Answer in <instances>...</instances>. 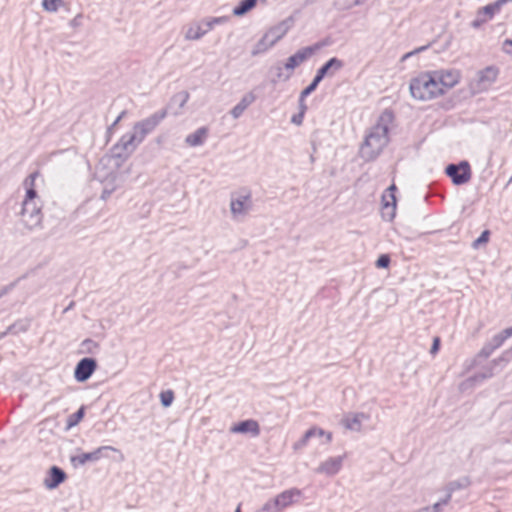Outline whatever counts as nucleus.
Masks as SVG:
<instances>
[{
	"label": "nucleus",
	"mask_w": 512,
	"mask_h": 512,
	"mask_svg": "<svg viewBox=\"0 0 512 512\" xmlns=\"http://www.w3.org/2000/svg\"><path fill=\"white\" fill-rule=\"evenodd\" d=\"M344 456L330 457L322 462L317 468L316 473L325 474L327 476H334L337 474L343 465Z\"/></svg>",
	"instance_id": "13"
},
{
	"label": "nucleus",
	"mask_w": 512,
	"mask_h": 512,
	"mask_svg": "<svg viewBox=\"0 0 512 512\" xmlns=\"http://www.w3.org/2000/svg\"><path fill=\"white\" fill-rule=\"evenodd\" d=\"M497 74V69L494 67H487L479 72V82L484 85H489L496 80Z\"/></svg>",
	"instance_id": "26"
},
{
	"label": "nucleus",
	"mask_w": 512,
	"mask_h": 512,
	"mask_svg": "<svg viewBox=\"0 0 512 512\" xmlns=\"http://www.w3.org/2000/svg\"><path fill=\"white\" fill-rule=\"evenodd\" d=\"M292 23L293 20L291 18L282 21L281 23L271 28L266 33V39H270L271 43L275 45L280 39H282L286 35V33L291 28Z\"/></svg>",
	"instance_id": "16"
},
{
	"label": "nucleus",
	"mask_w": 512,
	"mask_h": 512,
	"mask_svg": "<svg viewBox=\"0 0 512 512\" xmlns=\"http://www.w3.org/2000/svg\"><path fill=\"white\" fill-rule=\"evenodd\" d=\"M111 450L117 452L118 450L112 446H101L95 449L92 452L81 453L79 455H74L70 457L71 464L77 468L78 466H83L87 462H97L100 460L104 454V451Z\"/></svg>",
	"instance_id": "7"
},
{
	"label": "nucleus",
	"mask_w": 512,
	"mask_h": 512,
	"mask_svg": "<svg viewBox=\"0 0 512 512\" xmlns=\"http://www.w3.org/2000/svg\"><path fill=\"white\" fill-rule=\"evenodd\" d=\"M208 136V129L206 127H200L195 132L189 134L185 142L191 147L201 146Z\"/></svg>",
	"instance_id": "23"
},
{
	"label": "nucleus",
	"mask_w": 512,
	"mask_h": 512,
	"mask_svg": "<svg viewBox=\"0 0 512 512\" xmlns=\"http://www.w3.org/2000/svg\"><path fill=\"white\" fill-rule=\"evenodd\" d=\"M369 416L365 413L349 414L343 419V425L352 431H360L362 427V421L368 420Z\"/></svg>",
	"instance_id": "21"
},
{
	"label": "nucleus",
	"mask_w": 512,
	"mask_h": 512,
	"mask_svg": "<svg viewBox=\"0 0 512 512\" xmlns=\"http://www.w3.org/2000/svg\"><path fill=\"white\" fill-rule=\"evenodd\" d=\"M490 343V345L496 350L498 349L500 346L503 345V343L505 342V339L503 338V336L501 335V333H498L496 335H494L492 337L491 340L488 341Z\"/></svg>",
	"instance_id": "40"
},
{
	"label": "nucleus",
	"mask_w": 512,
	"mask_h": 512,
	"mask_svg": "<svg viewBox=\"0 0 512 512\" xmlns=\"http://www.w3.org/2000/svg\"><path fill=\"white\" fill-rule=\"evenodd\" d=\"M409 89L411 96L420 101L431 100L444 94L441 84L437 82V77L433 73H423L413 78Z\"/></svg>",
	"instance_id": "3"
},
{
	"label": "nucleus",
	"mask_w": 512,
	"mask_h": 512,
	"mask_svg": "<svg viewBox=\"0 0 512 512\" xmlns=\"http://www.w3.org/2000/svg\"><path fill=\"white\" fill-rule=\"evenodd\" d=\"M29 323L24 320H19L12 325L8 326V332L11 334H19L28 330Z\"/></svg>",
	"instance_id": "31"
},
{
	"label": "nucleus",
	"mask_w": 512,
	"mask_h": 512,
	"mask_svg": "<svg viewBox=\"0 0 512 512\" xmlns=\"http://www.w3.org/2000/svg\"><path fill=\"white\" fill-rule=\"evenodd\" d=\"M73 304H74V303H73V302H71V303H70V305L65 309V311H67V310L71 309V308H72V306H73Z\"/></svg>",
	"instance_id": "57"
},
{
	"label": "nucleus",
	"mask_w": 512,
	"mask_h": 512,
	"mask_svg": "<svg viewBox=\"0 0 512 512\" xmlns=\"http://www.w3.org/2000/svg\"><path fill=\"white\" fill-rule=\"evenodd\" d=\"M138 146L135 143V137L129 133L124 134L120 140L112 147V153L117 158H127Z\"/></svg>",
	"instance_id": "8"
},
{
	"label": "nucleus",
	"mask_w": 512,
	"mask_h": 512,
	"mask_svg": "<svg viewBox=\"0 0 512 512\" xmlns=\"http://www.w3.org/2000/svg\"><path fill=\"white\" fill-rule=\"evenodd\" d=\"M490 237V231L484 230L481 235L475 239L472 243V248L478 249L481 245L488 243Z\"/></svg>",
	"instance_id": "36"
},
{
	"label": "nucleus",
	"mask_w": 512,
	"mask_h": 512,
	"mask_svg": "<svg viewBox=\"0 0 512 512\" xmlns=\"http://www.w3.org/2000/svg\"><path fill=\"white\" fill-rule=\"evenodd\" d=\"M82 345H83V346H87V347H88V352H90V353L92 352V350H91L92 346H93L94 348H97V347H98V344H97L96 342H94L93 340H91V339H86V340H84V341H83V343H82Z\"/></svg>",
	"instance_id": "48"
},
{
	"label": "nucleus",
	"mask_w": 512,
	"mask_h": 512,
	"mask_svg": "<svg viewBox=\"0 0 512 512\" xmlns=\"http://www.w3.org/2000/svg\"><path fill=\"white\" fill-rule=\"evenodd\" d=\"M439 348H440V338L439 337H435L433 339V343H432V346H431V349H430V353L431 354H436L438 351H439Z\"/></svg>",
	"instance_id": "45"
},
{
	"label": "nucleus",
	"mask_w": 512,
	"mask_h": 512,
	"mask_svg": "<svg viewBox=\"0 0 512 512\" xmlns=\"http://www.w3.org/2000/svg\"><path fill=\"white\" fill-rule=\"evenodd\" d=\"M126 114V111H122L120 113V115L115 119V121L110 125V127L108 128V130H112L116 127V125L121 121V119L125 116Z\"/></svg>",
	"instance_id": "49"
},
{
	"label": "nucleus",
	"mask_w": 512,
	"mask_h": 512,
	"mask_svg": "<svg viewBox=\"0 0 512 512\" xmlns=\"http://www.w3.org/2000/svg\"><path fill=\"white\" fill-rule=\"evenodd\" d=\"M437 77V82L441 84V90L452 88L459 81V74L455 71L433 72Z\"/></svg>",
	"instance_id": "18"
},
{
	"label": "nucleus",
	"mask_w": 512,
	"mask_h": 512,
	"mask_svg": "<svg viewBox=\"0 0 512 512\" xmlns=\"http://www.w3.org/2000/svg\"><path fill=\"white\" fill-rule=\"evenodd\" d=\"M502 49L506 54L512 55V40L506 39L503 42Z\"/></svg>",
	"instance_id": "43"
},
{
	"label": "nucleus",
	"mask_w": 512,
	"mask_h": 512,
	"mask_svg": "<svg viewBox=\"0 0 512 512\" xmlns=\"http://www.w3.org/2000/svg\"><path fill=\"white\" fill-rule=\"evenodd\" d=\"M131 136L135 137V143L138 146L142 141L145 139V137L148 135L142 131V129H134L132 132H128Z\"/></svg>",
	"instance_id": "39"
},
{
	"label": "nucleus",
	"mask_w": 512,
	"mask_h": 512,
	"mask_svg": "<svg viewBox=\"0 0 512 512\" xmlns=\"http://www.w3.org/2000/svg\"><path fill=\"white\" fill-rule=\"evenodd\" d=\"M189 93L187 91H181L177 94H175L173 97H172V102L174 103H178L179 105V108H183L184 105L187 103V101L189 100Z\"/></svg>",
	"instance_id": "33"
},
{
	"label": "nucleus",
	"mask_w": 512,
	"mask_h": 512,
	"mask_svg": "<svg viewBox=\"0 0 512 512\" xmlns=\"http://www.w3.org/2000/svg\"><path fill=\"white\" fill-rule=\"evenodd\" d=\"M304 115L305 114L300 113V112L295 114V115H293L292 118H291V122L293 124H295V125H298V126L301 125L302 122H303V119H304Z\"/></svg>",
	"instance_id": "44"
},
{
	"label": "nucleus",
	"mask_w": 512,
	"mask_h": 512,
	"mask_svg": "<svg viewBox=\"0 0 512 512\" xmlns=\"http://www.w3.org/2000/svg\"><path fill=\"white\" fill-rule=\"evenodd\" d=\"M235 512H241L240 510V506L237 507V509L235 510Z\"/></svg>",
	"instance_id": "60"
},
{
	"label": "nucleus",
	"mask_w": 512,
	"mask_h": 512,
	"mask_svg": "<svg viewBox=\"0 0 512 512\" xmlns=\"http://www.w3.org/2000/svg\"><path fill=\"white\" fill-rule=\"evenodd\" d=\"M344 66L342 60L337 57L330 58L327 62H325L316 72L312 82L302 90V96H309L312 92H314L319 83L327 76L332 77L334 74L341 70Z\"/></svg>",
	"instance_id": "4"
},
{
	"label": "nucleus",
	"mask_w": 512,
	"mask_h": 512,
	"mask_svg": "<svg viewBox=\"0 0 512 512\" xmlns=\"http://www.w3.org/2000/svg\"><path fill=\"white\" fill-rule=\"evenodd\" d=\"M318 48L319 46L315 45L307 46L298 50L295 54L291 55L287 59L284 65L285 69L293 71L296 67L305 62L307 59H309Z\"/></svg>",
	"instance_id": "10"
},
{
	"label": "nucleus",
	"mask_w": 512,
	"mask_h": 512,
	"mask_svg": "<svg viewBox=\"0 0 512 512\" xmlns=\"http://www.w3.org/2000/svg\"><path fill=\"white\" fill-rule=\"evenodd\" d=\"M229 20V17H212L204 19V25L207 26L208 29H213L215 25L225 24Z\"/></svg>",
	"instance_id": "32"
},
{
	"label": "nucleus",
	"mask_w": 512,
	"mask_h": 512,
	"mask_svg": "<svg viewBox=\"0 0 512 512\" xmlns=\"http://www.w3.org/2000/svg\"><path fill=\"white\" fill-rule=\"evenodd\" d=\"M306 97L307 96H302V92L300 93L299 101H298L299 102V112L303 113V114H305L306 111H307V105L305 103V98Z\"/></svg>",
	"instance_id": "42"
},
{
	"label": "nucleus",
	"mask_w": 512,
	"mask_h": 512,
	"mask_svg": "<svg viewBox=\"0 0 512 512\" xmlns=\"http://www.w3.org/2000/svg\"><path fill=\"white\" fill-rule=\"evenodd\" d=\"M471 485V480L468 476H463L457 480L450 481L444 487L445 492L454 493L457 490L466 489Z\"/></svg>",
	"instance_id": "24"
},
{
	"label": "nucleus",
	"mask_w": 512,
	"mask_h": 512,
	"mask_svg": "<svg viewBox=\"0 0 512 512\" xmlns=\"http://www.w3.org/2000/svg\"><path fill=\"white\" fill-rule=\"evenodd\" d=\"M231 433L239 434H251L253 437H257L260 434V426L256 420L247 419L238 422L230 427Z\"/></svg>",
	"instance_id": "14"
},
{
	"label": "nucleus",
	"mask_w": 512,
	"mask_h": 512,
	"mask_svg": "<svg viewBox=\"0 0 512 512\" xmlns=\"http://www.w3.org/2000/svg\"><path fill=\"white\" fill-rule=\"evenodd\" d=\"M61 4L62 0H42L44 10L48 12H56Z\"/></svg>",
	"instance_id": "35"
},
{
	"label": "nucleus",
	"mask_w": 512,
	"mask_h": 512,
	"mask_svg": "<svg viewBox=\"0 0 512 512\" xmlns=\"http://www.w3.org/2000/svg\"><path fill=\"white\" fill-rule=\"evenodd\" d=\"M276 70H277V77L281 78L282 77V67L281 66H277Z\"/></svg>",
	"instance_id": "53"
},
{
	"label": "nucleus",
	"mask_w": 512,
	"mask_h": 512,
	"mask_svg": "<svg viewBox=\"0 0 512 512\" xmlns=\"http://www.w3.org/2000/svg\"><path fill=\"white\" fill-rule=\"evenodd\" d=\"M26 278V275H23L19 278H17L15 281L11 282L10 284L2 287L0 289V298H2L3 296L7 295L9 292H11L16 286L17 284L22 280Z\"/></svg>",
	"instance_id": "37"
},
{
	"label": "nucleus",
	"mask_w": 512,
	"mask_h": 512,
	"mask_svg": "<svg viewBox=\"0 0 512 512\" xmlns=\"http://www.w3.org/2000/svg\"><path fill=\"white\" fill-rule=\"evenodd\" d=\"M8 334H11V332H8V328L0 333V340H2L4 337H6Z\"/></svg>",
	"instance_id": "52"
},
{
	"label": "nucleus",
	"mask_w": 512,
	"mask_h": 512,
	"mask_svg": "<svg viewBox=\"0 0 512 512\" xmlns=\"http://www.w3.org/2000/svg\"><path fill=\"white\" fill-rule=\"evenodd\" d=\"M443 506H445V505L441 502V500H439L434 505L428 506V508H429L430 512H441Z\"/></svg>",
	"instance_id": "47"
},
{
	"label": "nucleus",
	"mask_w": 512,
	"mask_h": 512,
	"mask_svg": "<svg viewBox=\"0 0 512 512\" xmlns=\"http://www.w3.org/2000/svg\"><path fill=\"white\" fill-rule=\"evenodd\" d=\"M301 491L297 488L285 490L275 498L267 501L261 508V512H281L295 502V498L301 496Z\"/></svg>",
	"instance_id": "5"
},
{
	"label": "nucleus",
	"mask_w": 512,
	"mask_h": 512,
	"mask_svg": "<svg viewBox=\"0 0 512 512\" xmlns=\"http://www.w3.org/2000/svg\"><path fill=\"white\" fill-rule=\"evenodd\" d=\"M167 111L166 109L160 110L147 117L144 120H141L134 124V129H142L144 133H151L160 122L166 117Z\"/></svg>",
	"instance_id": "12"
},
{
	"label": "nucleus",
	"mask_w": 512,
	"mask_h": 512,
	"mask_svg": "<svg viewBox=\"0 0 512 512\" xmlns=\"http://www.w3.org/2000/svg\"><path fill=\"white\" fill-rule=\"evenodd\" d=\"M67 476L63 469L58 466H52L47 477L44 479V485L47 489H55L66 480Z\"/></svg>",
	"instance_id": "15"
},
{
	"label": "nucleus",
	"mask_w": 512,
	"mask_h": 512,
	"mask_svg": "<svg viewBox=\"0 0 512 512\" xmlns=\"http://www.w3.org/2000/svg\"><path fill=\"white\" fill-rule=\"evenodd\" d=\"M494 351L495 349L490 345L489 342H487L480 350L479 356L488 358Z\"/></svg>",
	"instance_id": "41"
},
{
	"label": "nucleus",
	"mask_w": 512,
	"mask_h": 512,
	"mask_svg": "<svg viewBox=\"0 0 512 512\" xmlns=\"http://www.w3.org/2000/svg\"><path fill=\"white\" fill-rule=\"evenodd\" d=\"M257 0H241L240 3L234 7L233 15L235 16H243L248 11H250L253 7H255Z\"/></svg>",
	"instance_id": "28"
},
{
	"label": "nucleus",
	"mask_w": 512,
	"mask_h": 512,
	"mask_svg": "<svg viewBox=\"0 0 512 512\" xmlns=\"http://www.w3.org/2000/svg\"><path fill=\"white\" fill-rule=\"evenodd\" d=\"M85 415V407L81 406L75 413L69 415L67 419V427L71 428L73 426H76L84 417Z\"/></svg>",
	"instance_id": "30"
},
{
	"label": "nucleus",
	"mask_w": 512,
	"mask_h": 512,
	"mask_svg": "<svg viewBox=\"0 0 512 512\" xmlns=\"http://www.w3.org/2000/svg\"><path fill=\"white\" fill-rule=\"evenodd\" d=\"M512 183V177L509 179L508 183L506 186L510 185Z\"/></svg>",
	"instance_id": "58"
},
{
	"label": "nucleus",
	"mask_w": 512,
	"mask_h": 512,
	"mask_svg": "<svg viewBox=\"0 0 512 512\" xmlns=\"http://www.w3.org/2000/svg\"><path fill=\"white\" fill-rule=\"evenodd\" d=\"M326 435V442L329 443L332 440V434L330 432H325L323 429L318 427H312L305 432L302 438L294 444V449L299 450L305 447L308 441L315 436L322 437Z\"/></svg>",
	"instance_id": "17"
},
{
	"label": "nucleus",
	"mask_w": 512,
	"mask_h": 512,
	"mask_svg": "<svg viewBox=\"0 0 512 512\" xmlns=\"http://www.w3.org/2000/svg\"><path fill=\"white\" fill-rule=\"evenodd\" d=\"M426 48H427V46H422V47H419V48L415 49L414 51H411V52H408V53L404 54L402 56V61H405L406 59H408L409 57H411L412 55H414L416 53L424 51Z\"/></svg>",
	"instance_id": "46"
},
{
	"label": "nucleus",
	"mask_w": 512,
	"mask_h": 512,
	"mask_svg": "<svg viewBox=\"0 0 512 512\" xmlns=\"http://www.w3.org/2000/svg\"><path fill=\"white\" fill-rule=\"evenodd\" d=\"M250 194L240 195L232 198L230 208L233 216L245 215L249 210Z\"/></svg>",
	"instance_id": "19"
},
{
	"label": "nucleus",
	"mask_w": 512,
	"mask_h": 512,
	"mask_svg": "<svg viewBox=\"0 0 512 512\" xmlns=\"http://www.w3.org/2000/svg\"><path fill=\"white\" fill-rule=\"evenodd\" d=\"M501 335L503 336V338L505 339V341L512 336V326L511 327H508L506 329H504L503 331L500 332Z\"/></svg>",
	"instance_id": "50"
},
{
	"label": "nucleus",
	"mask_w": 512,
	"mask_h": 512,
	"mask_svg": "<svg viewBox=\"0 0 512 512\" xmlns=\"http://www.w3.org/2000/svg\"><path fill=\"white\" fill-rule=\"evenodd\" d=\"M415 512H430V510H429L428 506H426V507H423Z\"/></svg>",
	"instance_id": "54"
},
{
	"label": "nucleus",
	"mask_w": 512,
	"mask_h": 512,
	"mask_svg": "<svg viewBox=\"0 0 512 512\" xmlns=\"http://www.w3.org/2000/svg\"><path fill=\"white\" fill-rule=\"evenodd\" d=\"M173 400L174 392L172 390H166L160 393V401L163 407H169Z\"/></svg>",
	"instance_id": "34"
},
{
	"label": "nucleus",
	"mask_w": 512,
	"mask_h": 512,
	"mask_svg": "<svg viewBox=\"0 0 512 512\" xmlns=\"http://www.w3.org/2000/svg\"><path fill=\"white\" fill-rule=\"evenodd\" d=\"M38 175V172H33L24 181L26 196L22 203L21 215L23 223L29 229L39 226L42 221L41 208L35 201L37 192L34 188V182Z\"/></svg>",
	"instance_id": "2"
},
{
	"label": "nucleus",
	"mask_w": 512,
	"mask_h": 512,
	"mask_svg": "<svg viewBox=\"0 0 512 512\" xmlns=\"http://www.w3.org/2000/svg\"><path fill=\"white\" fill-rule=\"evenodd\" d=\"M394 121L391 110L385 109L377 123L370 129L360 148V155L365 161L375 160L389 142V130Z\"/></svg>",
	"instance_id": "1"
},
{
	"label": "nucleus",
	"mask_w": 512,
	"mask_h": 512,
	"mask_svg": "<svg viewBox=\"0 0 512 512\" xmlns=\"http://www.w3.org/2000/svg\"><path fill=\"white\" fill-rule=\"evenodd\" d=\"M97 368V361L91 357L82 358L76 365L74 377L78 382L87 381Z\"/></svg>",
	"instance_id": "9"
},
{
	"label": "nucleus",
	"mask_w": 512,
	"mask_h": 512,
	"mask_svg": "<svg viewBox=\"0 0 512 512\" xmlns=\"http://www.w3.org/2000/svg\"><path fill=\"white\" fill-rule=\"evenodd\" d=\"M360 3H361V1H360V0H356V1H355V4H356V5H359Z\"/></svg>",
	"instance_id": "59"
},
{
	"label": "nucleus",
	"mask_w": 512,
	"mask_h": 512,
	"mask_svg": "<svg viewBox=\"0 0 512 512\" xmlns=\"http://www.w3.org/2000/svg\"><path fill=\"white\" fill-rule=\"evenodd\" d=\"M108 195H109V192L104 191V192H103V195H102V198H106V196H108Z\"/></svg>",
	"instance_id": "56"
},
{
	"label": "nucleus",
	"mask_w": 512,
	"mask_h": 512,
	"mask_svg": "<svg viewBox=\"0 0 512 512\" xmlns=\"http://www.w3.org/2000/svg\"><path fill=\"white\" fill-rule=\"evenodd\" d=\"M211 29H208L206 25H204V19L191 24L186 33L185 38L187 40H199L202 38L205 34H207Z\"/></svg>",
	"instance_id": "20"
},
{
	"label": "nucleus",
	"mask_w": 512,
	"mask_h": 512,
	"mask_svg": "<svg viewBox=\"0 0 512 512\" xmlns=\"http://www.w3.org/2000/svg\"><path fill=\"white\" fill-rule=\"evenodd\" d=\"M500 11L495 2L479 8L475 19L471 22V27L479 29L484 23L491 20L496 13Z\"/></svg>",
	"instance_id": "11"
},
{
	"label": "nucleus",
	"mask_w": 512,
	"mask_h": 512,
	"mask_svg": "<svg viewBox=\"0 0 512 512\" xmlns=\"http://www.w3.org/2000/svg\"><path fill=\"white\" fill-rule=\"evenodd\" d=\"M274 46L273 43H271L270 39H266V34L257 42L254 49L252 50V55H258L261 53L266 52L269 48Z\"/></svg>",
	"instance_id": "29"
},
{
	"label": "nucleus",
	"mask_w": 512,
	"mask_h": 512,
	"mask_svg": "<svg viewBox=\"0 0 512 512\" xmlns=\"http://www.w3.org/2000/svg\"><path fill=\"white\" fill-rule=\"evenodd\" d=\"M452 494H453V493L446 492V495L444 496V498H443V499H441V502H442L444 505H447V504L450 502V500H451Z\"/></svg>",
	"instance_id": "51"
},
{
	"label": "nucleus",
	"mask_w": 512,
	"mask_h": 512,
	"mask_svg": "<svg viewBox=\"0 0 512 512\" xmlns=\"http://www.w3.org/2000/svg\"><path fill=\"white\" fill-rule=\"evenodd\" d=\"M391 259L388 254H382L378 257L376 260V267L377 268H388L390 265Z\"/></svg>",
	"instance_id": "38"
},
{
	"label": "nucleus",
	"mask_w": 512,
	"mask_h": 512,
	"mask_svg": "<svg viewBox=\"0 0 512 512\" xmlns=\"http://www.w3.org/2000/svg\"><path fill=\"white\" fill-rule=\"evenodd\" d=\"M503 361V358H498L492 361L491 365L486 367L483 372H480L473 377L469 378L470 382H481L485 379L491 378L494 375L493 368Z\"/></svg>",
	"instance_id": "25"
},
{
	"label": "nucleus",
	"mask_w": 512,
	"mask_h": 512,
	"mask_svg": "<svg viewBox=\"0 0 512 512\" xmlns=\"http://www.w3.org/2000/svg\"><path fill=\"white\" fill-rule=\"evenodd\" d=\"M80 17V15H78L77 17H75L73 20H72V24L73 25H76L77 24V18Z\"/></svg>",
	"instance_id": "55"
},
{
	"label": "nucleus",
	"mask_w": 512,
	"mask_h": 512,
	"mask_svg": "<svg viewBox=\"0 0 512 512\" xmlns=\"http://www.w3.org/2000/svg\"><path fill=\"white\" fill-rule=\"evenodd\" d=\"M396 185L395 184H392L388 189H387V192H389L388 196L389 198L391 199V201H388L386 199L387 195L384 194L383 197H382V200H383V207L385 209L391 207L392 208V212H391V219L395 216V209H396V197H395V191H396Z\"/></svg>",
	"instance_id": "27"
},
{
	"label": "nucleus",
	"mask_w": 512,
	"mask_h": 512,
	"mask_svg": "<svg viewBox=\"0 0 512 512\" xmlns=\"http://www.w3.org/2000/svg\"><path fill=\"white\" fill-rule=\"evenodd\" d=\"M256 100V96L252 93H246L239 103L233 107L231 110V115L234 119L239 118L243 112L247 109L248 106H250L254 101Z\"/></svg>",
	"instance_id": "22"
},
{
	"label": "nucleus",
	"mask_w": 512,
	"mask_h": 512,
	"mask_svg": "<svg viewBox=\"0 0 512 512\" xmlns=\"http://www.w3.org/2000/svg\"><path fill=\"white\" fill-rule=\"evenodd\" d=\"M446 175L451 179L454 185H463L471 179V167L467 161H461L458 164L451 163L445 168Z\"/></svg>",
	"instance_id": "6"
}]
</instances>
